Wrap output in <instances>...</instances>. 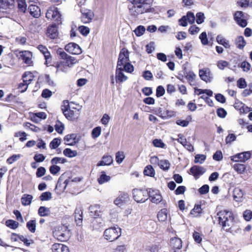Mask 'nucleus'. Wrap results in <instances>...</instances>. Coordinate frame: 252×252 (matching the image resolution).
I'll return each instance as SVG.
<instances>
[{"mask_svg": "<svg viewBox=\"0 0 252 252\" xmlns=\"http://www.w3.org/2000/svg\"><path fill=\"white\" fill-rule=\"evenodd\" d=\"M217 216L219 224L221 226L222 229L225 231L229 232L234 219L232 212L222 210L217 213Z\"/></svg>", "mask_w": 252, "mask_h": 252, "instance_id": "1", "label": "nucleus"}, {"mask_svg": "<svg viewBox=\"0 0 252 252\" xmlns=\"http://www.w3.org/2000/svg\"><path fill=\"white\" fill-rule=\"evenodd\" d=\"M57 53L60 55L61 58L65 60V61L61 62L57 64L56 73L60 71L66 72V67H71L77 62V60L74 57L68 55L62 49L58 50Z\"/></svg>", "mask_w": 252, "mask_h": 252, "instance_id": "2", "label": "nucleus"}, {"mask_svg": "<svg viewBox=\"0 0 252 252\" xmlns=\"http://www.w3.org/2000/svg\"><path fill=\"white\" fill-rule=\"evenodd\" d=\"M62 110L65 117L70 121H73L77 119L80 114L79 109L72 108L71 109L69 105L68 100L63 101V106Z\"/></svg>", "mask_w": 252, "mask_h": 252, "instance_id": "3", "label": "nucleus"}, {"mask_svg": "<svg viewBox=\"0 0 252 252\" xmlns=\"http://www.w3.org/2000/svg\"><path fill=\"white\" fill-rule=\"evenodd\" d=\"M121 235V229L119 227H110L104 232L105 239L111 242L117 239Z\"/></svg>", "mask_w": 252, "mask_h": 252, "instance_id": "4", "label": "nucleus"}, {"mask_svg": "<svg viewBox=\"0 0 252 252\" xmlns=\"http://www.w3.org/2000/svg\"><path fill=\"white\" fill-rule=\"evenodd\" d=\"M132 193L133 198L137 202L142 203L147 200L148 192L146 190L135 189Z\"/></svg>", "mask_w": 252, "mask_h": 252, "instance_id": "5", "label": "nucleus"}, {"mask_svg": "<svg viewBox=\"0 0 252 252\" xmlns=\"http://www.w3.org/2000/svg\"><path fill=\"white\" fill-rule=\"evenodd\" d=\"M61 15L58 10V8L55 7H51L47 10L46 13V17L48 19L53 20L58 22L61 21Z\"/></svg>", "mask_w": 252, "mask_h": 252, "instance_id": "6", "label": "nucleus"}, {"mask_svg": "<svg viewBox=\"0 0 252 252\" xmlns=\"http://www.w3.org/2000/svg\"><path fill=\"white\" fill-rule=\"evenodd\" d=\"M129 61V52L126 49L123 48L119 54L117 66L123 67L125 63Z\"/></svg>", "mask_w": 252, "mask_h": 252, "instance_id": "7", "label": "nucleus"}, {"mask_svg": "<svg viewBox=\"0 0 252 252\" xmlns=\"http://www.w3.org/2000/svg\"><path fill=\"white\" fill-rule=\"evenodd\" d=\"M15 0H0V11L9 13L14 7Z\"/></svg>", "mask_w": 252, "mask_h": 252, "instance_id": "8", "label": "nucleus"}, {"mask_svg": "<svg viewBox=\"0 0 252 252\" xmlns=\"http://www.w3.org/2000/svg\"><path fill=\"white\" fill-rule=\"evenodd\" d=\"M234 19L240 27L244 28L247 26V21L245 19L244 14L241 11H237L235 12Z\"/></svg>", "mask_w": 252, "mask_h": 252, "instance_id": "9", "label": "nucleus"}, {"mask_svg": "<svg viewBox=\"0 0 252 252\" xmlns=\"http://www.w3.org/2000/svg\"><path fill=\"white\" fill-rule=\"evenodd\" d=\"M251 158V153L249 152H245L237 154L230 157L231 160L234 162H244Z\"/></svg>", "mask_w": 252, "mask_h": 252, "instance_id": "10", "label": "nucleus"}, {"mask_svg": "<svg viewBox=\"0 0 252 252\" xmlns=\"http://www.w3.org/2000/svg\"><path fill=\"white\" fill-rule=\"evenodd\" d=\"M199 75L200 78L206 83L211 82L213 78V75L208 68L200 69L199 71Z\"/></svg>", "mask_w": 252, "mask_h": 252, "instance_id": "11", "label": "nucleus"}, {"mask_svg": "<svg viewBox=\"0 0 252 252\" xmlns=\"http://www.w3.org/2000/svg\"><path fill=\"white\" fill-rule=\"evenodd\" d=\"M148 194L150 198H151V201L153 203L158 204L162 200V196L161 195L159 191L158 190L150 189L148 191Z\"/></svg>", "mask_w": 252, "mask_h": 252, "instance_id": "12", "label": "nucleus"}, {"mask_svg": "<svg viewBox=\"0 0 252 252\" xmlns=\"http://www.w3.org/2000/svg\"><path fill=\"white\" fill-rule=\"evenodd\" d=\"M65 50L69 53L79 55L82 53L80 46L75 43H69L65 46Z\"/></svg>", "mask_w": 252, "mask_h": 252, "instance_id": "13", "label": "nucleus"}, {"mask_svg": "<svg viewBox=\"0 0 252 252\" xmlns=\"http://www.w3.org/2000/svg\"><path fill=\"white\" fill-rule=\"evenodd\" d=\"M81 21L83 23L87 24L91 22L94 17V12L89 9L81 10Z\"/></svg>", "mask_w": 252, "mask_h": 252, "instance_id": "14", "label": "nucleus"}, {"mask_svg": "<svg viewBox=\"0 0 252 252\" xmlns=\"http://www.w3.org/2000/svg\"><path fill=\"white\" fill-rule=\"evenodd\" d=\"M145 0H133L132 3L133 5V8L137 14H142L147 11V9L141 10L143 5L145 4Z\"/></svg>", "mask_w": 252, "mask_h": 252, "instance_id": "15", "label": "nucleus"}, {"mask_svg": "<svg viewBox=\"0 0 252 252\" xmlns=\"http://www.w3.org/2000/svg\"><path fill=\"white\" fill-rule=\"evenodd\" d=\"M127 79V77L124 74L123 67L117 66L116 69V81L117 83H122Z\"/></svg>", "mask_w": 252, "mask_h": 252, "instance_id": "16", "label": "nucleus"}, {"mask_svg": "<svg viewBox=\"0 0 252 252\" xmlns=\"http://www.w3.org/2000/svg\"><path fill=\"white\" fill-rule=\"evenodd\" d=\"M19 56L20 58H21L25 63L29 65L32 63V54L31 52L29 51H20L19 53Z\"/></svg>", "mask_w": 252, "mask_h": 252, "instance_id": "17", "label": "nucleus"}, {"mask_svg": "<svg viewBox=\"0 0 252 252\" xmlns=\"http://www.w3.org/2000/svg\"><path fill=\"white\" fill-rule=\"evenodd\" d=\"M205 172L206 169L204 167L197 165H194L190 169V173L194 176L196 179H198Z\"/></svg>", "mask_w": 252, "mask_h": 252, "instance_id": "18", "label": "nucleus"}, {"mask_svg": "<svg viewBox=\"0 0 252 252\" xmlns=\"http://www.w3.org/2000/svg\"><path fill=\"white\" fill-rule=\"evenodd\" d=\"M68 231L65 227L62 226L61 230H56L55 232L58 239L62 241H64L68 239Z\"/></svg>", "mask_w": 252, "mask_h": 252, "instance_id": "19", "label": "nucleus"}, {"mask_svg": "<svg viewBox=\"0 0 252 252\" xmlns=\"http://www.w3.org/2000/svg\"><path fill=\"white\" fill-rule=\"evenodd\" d=\"M128 200V194L125 192H120L119 196L114 200L117 205H121Z\"/></svg>", "mask_w": 252, "mask_h": 252, "instance_id": "20", "label": "nucleus"}, {"mask_svg": "<svg viewBox=\"0 0 252 252\" xmlns=\"http://www.w3.org/2000/svg\"><path fill=\"white\" fill-rule=\"evenodd\" d=\"M28 11L30 14L35 18H38L41 15L40 9L34 4H30L28 8Z\"/></svg>", "mask_w": 252, "mask_h": 252, "instance_id": "21", "label": "nucleus"}, {"mask_svg": "<svg viewBox=\"0 0 252 252\" xmlns=\"http://www.w3.org/2000/svg\"><path fill=\"white\" fill-rule=\"evenodd\" d=\"M179 138L177 139L178 142L181 143L186 149L189 151H192L193 150V147L191 145V144L187 142L186 139L182 135H179Z\"/></svg>", "mask_w": 252, "mask_h": 252, "instance_id": "22", "label": "nucleus"}, {"mask_svg": "<svg viewBox=\"0 0 252 252\" xmlns=\"http://www.w3.org/2000/svg\"><path fill=\"white\" fill-rule=\"evenodd\" d=\"M38 49L44 55L46 60V64H48V62H50L51 60V57L50 52L48 51L47 48L42 45H39L38 46Z\"/></svg>", "mask_w": 252, "mask_h": 252, "instance_id": "23", "label": "nucleus"}, {"mask_svg": "<svg viewBox=\"0 0 252 252\" xmlns=\"http://www.w3.org/2000/svg\"><path fill=\"white\" fill-rule=\"evenodd\" d=\"M52 250L53 252H69L68 247L62 244H54Z\"/></svg>", "mask_w": 252, "mask_h": 252, "instance_id": "24", "label": "nucleus"}, {"mask_svg": "<svg viewBox=\"0 0 252 252\" xmlns=\"http://www.w3.org/2000/svg\"><path fill=\"white\" fill-rule=\"evenodd\" d=\"M113 161V158L111 156L104 155L102 158V160L97 163V166L109 165L112 163Z\"/></svg>", "mask_w": 252, "mask_h": 252, "instance_id": "25", "label": "nucleus"}, {"mask_svg": "<svg viewBox=\"0 0 252 252\" xmlns=\"http://www.w3.org/2000/svg\"><path fill=\"white\" fill-rule=\"evenodd\" d=\"M58 31L54 25L49 26L47 30V35L51 38L54 39L58 36Z\"/></svg>", "mask_w": 252, "mask_h": 252, "instance_id": "26", "label": "nucleus"}, {"mask_svg": "<svg viewBox=\"0 0 252 252\" xmlns=\"http://www.w3.org/2000/svg\"><path fill=\"white\" fill-rule=\"evenodd\" d=\"M243 192L242 189L239 188H235L233 191V198L237 202H241L242 201L243 197Z\"/></svg>", "mask_w": 252, "mask_h": 252, "instance_id": "27", "label": "nucleus"}, {"mask_svg": "<svg viewBox=\"0 0 252 252\" xmlns=\"http://www.w3.org/2000/svg\"><path fill=\"white\" fill-rule=\"evenodd\" d=\"M182 242L179 238H172L170 240V245L175 249L180 250L182 247Z\"/></svg>", "mask_w": 252, "mask_h": 252, "instance_id": "28", "label": "nucleus"}, {"mask_svg": "<svg viewBox=\"0 0 252 252\" xmlns=\"http://www.w3.org/2000/svg\"><path fill=\"white\" fill-rule=\"evenodd\" d=\"M64 140L65 144L73 145L76 143V135L75 134L67 135L64 138Z\"/></svg>", "mask_w": 252, "mask_h": 252, "instance_id": "29", "label": "nucleus"}, {"mask_svg": "<svg viewBox=\"0 0 252 252\" xmlns=\"http://www.w3.org/2000/svg\"><path fill=\"white\" fill-rule=\"evenodd\" d=\"M216 40L219 44L222 45L225 48H229L230 47L229 41L221 35H218L217 36Z\"/></svg>", "mask_w": 252, "mask_h": 252, "instance_id": "30", "label": "nucleus"}, {"mask_svg": "<svg viewBox=\"0 0 252 252\" xmlns=\"http://www.w3.org/2000/svg\"><path fill=\"white\" fill-rule=\"evenodd\" d=\"M235 43L236 47L240 49H243L246 44V42L242 36H238L235 39Z\"/></svg>", "mask_w": 252, "mask_h": 252, "instance_id": "31", "label": "nucleus"}, {"mask_svg": "<svg viewBox=\"0 0 252 252\" xmlns=\"http://www.w3.org/2000/svg\"><path fill=\"white\" fill-rule=\"evenodd\" d=\"M185 77L191 85H194V81L196 75L192 71H189L185 73Z\"/></svg>", "mask_w": 252, "mask_h": 252, "instance_id": "32", "label": "nucleus"}, {"mask_svg": "<svg viewBox=\"0 0 252 252\" xmlns=\"http://www.w3.org/2000/svg\"><path fill=\"white\" fill-rule=\"evenodd\" d=\"M32 198V196L30 194H24L21 198V202L22 205L24 206L30 205Z\"/></svg>", "mask_w": 252, "mask_h": 252, "instance_id": "33", "label": "nucleus"}, {"mask_svg": "<svg viewBox=\"0 0 252 252\" xmlns=\"http://www.w3.org/2000/svg\"><path fill=\"white\" fill-rule=\"evenodd\" d=\"M23 81L29 85L33 80V76L31 72H26L22 76Z\"/></svg>", "mask_w": 252, "mask_h": 252, "instance_id": "34", "label": "nucleus"}, {"mask_svg": "<svg viewBox=\"0 0 252 252\" xmlns=\"http://www.w3.org/2000/svg\"><path fill=\"white\" fill-rule=\"evenodd\" d=\"M110 179L111 177L109 176L106 175L104 171H102L100 177L97 179V181L100 185H101L109 182Z\"/></svg>", "mask_w": 252, "mask_h": 252, "instance_id": "35", "label": "nucleus"}, {"mask_svg": "<svg viewBox=\"0 0 252 252\" xmlns=\"http://www.w3.org/2000/svg\"><path fill=\"white\" fill-rule=\"evenodd\" d=\"M157 217L160 221H164L167 218V211L166 209H161L158 214Z\"/></svg>", "mask_w": 252, "mask_h": 252, "instance_id": "36", "label": "nucleus"}, {"mask_svg": "<svg viewBox=\"0 0 252 252\" xmlns=\"http://www.w3.org/2000/svg\"><path fill=\"white\" fill-rule=\"evenodd\" d=\"M158 166L164 171H167L170 168V163L167 160H161L159 161Z\"/></svg>", "mask_w": 252, "mask_h": 252, "instance_id": "37", "label": "nucleus"}, {"mask_svg": "<svg viewBox=\"0 0 252 252\" xmlns=\"http://www.w3.org/2000/svg\"><path fill=\"white\" fill-rule=\"evenodd\" d=\"M36 224L35 220H31L27 223L26 226L30 232L34 233L36 230Z\"/></svg>", "mask_w": 252, "mask_h": 252, "instance_id": "38", "label": "nucleus"}, {"mask_svg": "<svg viewBox=\"0 0 252 252\" xmlns=\"http://www.w3.org/2000/svg\"><path fill=\"white\" fill-rule=\"evenodd\" d=\"M145 175L153 177L155 175V170L152 165H147L144 170Z\"/></svg>", "mask_w": 252, "mask_h": 252, "instance_id": "39", "label": "nucleus"}, {"mask_svg": "<svg viewBox=\"0 0 252 252\" xmlns=\"http://www.w3.org/2000/svg\"><path fill=\"white\" fill-rule=\"evenodd\" d=\"M50 213L49 208L41 206L38 209V214L42 217L47 216Z\"/></svg>", "mask_w": 252, "mask_h": 252, "instance_id": "40", "label": "nucleus"}, {"mask_svg": "<svg viewBox=\"0 0 252 252\" xmlns=\"http://www.w3.org/2000/svg\"><path fill=\"white\" fill-rule=\"evenodd\" d=\"M234 169L239 174H242L246 170V166L244 164L236 163L233 166Z\"/></svg>", "mask_w": 252, "mask_h": 252, "instance_id": "41", "label": "nucleus"}, {"mask_svg": "<svg viewBox=\"0 0 252 252\" xmlns=\"http://www.w3.org/2000/svg\"><path fill=\"white\" fill-rule=\"evenodd\" d=\"M5 224L7 227L13 229L17 228L19 226L18 222L12 220H6Z\"/></svg>", "mask_w": 252, "mask_h": 252, "instance_id": "42", "label": "nucleus"}, {"mask_svg": "<svg viewBox=\"0 0 252 252\" xmlns=\"http://www.w3.org/2000/svg\"><path fill=\"white\" fill-rule=\"evenodd\" d=\"M63 154L69 158H73L77 156V152L72 151L70 149L66 148L63 151Z\"/></svg>", "mask_w": 252, "mask_h": 252, "instance_id": "43", "label": "nucleus"}, {"mask_svg": "<svg viewBox=\"0 0 252 252\" xmlns=\"http://www.w3.org/2000/svg\"><path fill=\"white\" fill-rule=\"evenodd\" d=\"M37 118L42 119H45L46 118V115L44 112L36 113L32 118V120L34 122H37Z\"/></svg>", "mask_w": 252, "mask_h": 252, "instance_id": "44", "label": "nucleus"}, {"mask_svg": "<svg viewBox=\"0 0 252 252\" xmlns=\"http://www.w3.org/2000/svg\"><path fill=\"white\" fill-rule=\"evenodd\" d=\"M61 140L59 138H54L50 143V147L52 149H56L61 144Z\"/></svg>", "mask_w": 252, "mask_h": 252, "instance_id": "45", "label": "nucleus"}, {"mask_svg": "<svg viewBox=\"0 0 252 252\" xmlns=\"http://www.w3.org/2000/svg\"><path fill=\"white\" fill-rule=\"evenodd\" d=\"M18 7L19 10L23 13L26 10L27 5L24 0H18Z\"/></svg>", "mask_w": 252, "mask_h": 252, "instance_id": "46", "label": "nucleus"}, {"mask_svg": "<svg viewBox=\"0 0 252 252\" xmlns=\"http://www.w3.org/2000/svg\"><path fill=\"white\" fill-rule=\"evenodd\" d=\"M145 31V28L143 26H138L134 31L135 34L137 36H140L144 34Z\"/></svg>", "mask_w": 252, "mask_h": 252, "instance_id": "47", "label": "nucleus"}, {"mask_svg": "<svg viewBox=\"0 0 252 252\" xmlns=\"http://www.w3.org/2000/svg\"><path fill=\"white\" fill-rule=\"evenodd\" d=\"M186 17V19L187 20V21L189 22L190 24H192L195 21V16L194 14L191 12H188L187 13V15L185 16Z\"/></svg>", "mask_w": 252, "mask_h": 252, "instance_id": "48", "label": "nucleus"}, {"mask_svg": "<svg viewBox=\"0 0 252 252\" xmlns=\"http://www.w3.org/2000/svg\"><path fill=\"white\" fill-rule=\"evenodd\" d=\"M55 128L56 131L59 133H62L64 129V125L60 121H58L56 122V125L55 126Z\"/></svg>", "mask_w": 252, "mask_h": 252, "instance_id": "49", "label": "nucleus"}, {"mask_svg": "<svg viewBox=\"0 0 252 252\" xmlns=\"http://www.w3.org/2000/svg\"><path fill=\"white\" fill-rule=\"evenodd\" d=\"M124 71H125L128 73H131L134 70L133 66L130 64L129 62L125 63L123 66Z\"/></svg>", "mask_w": 252, "mask_h": 252, "instance_id": "50", "label": "nucleus"}, {"mask_svg": "<svg viewBox=\"0 0 252 252\" xmlns=\"http://www.w3.org/2000/svg\"><path fill=\"white\" fill-rule=\"evenodd\" d=\"M202 208L201 205L199 204H196L193 209L191 211V214L194 215H198L202 212Z\"/></svg>", "mask_w": 252, "mask_h": 252, "instance_id": "51", "label": "nucleus"}, {"mask_svg": "<svg viewBox=\"0 0 252 252\" xmlns=\"http://www.w3.org/2000/svg\"><path fill=\"white\" fill-rule=\"evenodd\" d=\"M125 155L124 152H118L116 154V160L117 162L119 164L122 162L124 158Z\"/></svg>", "mask_w": 252, "mask_h": 252, "instance_id": "52", "label": "nucleus"}, {"mask_svg": "<svg viewBox=\"0 0 252 252\" xmlns=\"http://www.w3.org/2000/svg\"><path fill=\"white\" fill-rule=\"evenodd\" d=\"M52 194L50 192H44L41 194L40 199L41 201H47L51 199Z\"/></svg>", "mask_w": 252, "mask_h": 252, "instance_id": "53", "label": "nucleus"}, {"mask_svg": "<svg viewBox=\"0 0 252 252\" xmlns=\"http://www.w3.org/2000/svg\"><path fill=\"white\" fill-rule=\"evenodd\" d=\"M66 162V159L64 158L55 157L52 158L51 162L53 164H56L58 163H63Z\"/></svg>", "mask_w": 252, "mask_h": 252, "instance_id": "54", "label": "nucleus"}, {"mask_svg": "<svg viewBox=\"0 0 252 252\" xmlns=\"http://www.w3.org/2000/svg\"><path fill=\"white\" fill-rule=\"evenodd\" d=\"M196 22L198 24H202L204 21L205 16L202 12H198L196 14Z\"/></svg>", "mask_w": 252, "mask_h": 252, "instance_id": "55", "label": "nucleus"}, {"mask_svg": "<svg viewBox=\"0 0 252 252\" xmlns=\"http://www.w3.org/2000/svg\"><path fill=\"white\" fill-rule=\"evenodd\" d=\"M199 38L202 44L206 45L208 44V40L206 32H202L199 35Z\"/></svg>", "mask_w": 252, "mask_h": 252, "instance_id": "56", "label": "nucleus"}, {"mask_svg": "<svg viewBox=\"0 0 252 252\" xmlns=\"http://www.w3.org/2000/svg\"><path fill=\"white\" fill-rule=\"evenodd\" d=\"M61 170V168L55 164L51 166L49 168L50 173L53 175H56Z\"/></svg>", "mask_w": 252, "mask_h": 252, "instance_id": "57", "label": "nucleus"}, {"mask_svg": "<svg viewBox=\"0 0 252 252\" xmlns=\"http://www.w3.org/2000/svg\"><path fill=\"white\" fill-rule=\"evenodd\" d=\"M206 157L204 155H197L195 157V163H202L206 159Z\"/></svg>", "mask_w": 252, "mask_h": 252, "instance_id": "58", "label": "nucleus"}, {"mask_svg": "<svg viewBox=\"0 0 252 252\" xmlns=\"http://www.w3.org/2000/svg\"><path fill=\"white\" fill-rule=\"evenodd\" d=\"M243 217L246 220L250 221L252 218V211L246 210L244 212Z\"/></svg>", "mask_w": 252, "mask_h": 252, "instance_id": "59", "label": "nucleus"}, {"mask_svg": "<svg viewBox=\"0 0 252 252\" xmlns=\"http://www.w3.org/2000/svg\"><path fill=\"white\" fill-rule=\"evenodd\" d=\"M101 134V127L97 126L93 129L92 134L94 138L98 137Z\"/></svg>", "mask_w": 252, "mask_h": 252, "instance_id": "60", "label": "nucleus"}, {"mask_svg": "<svg viewBox=\"0 0 252 252\" xmlns=\"http://www.w3.org/2000/svg\"><path fill=\"white\" fill-rule=\"evenodd\" d=\"M21 157V155L18 154V155H12V156H11L10 157H9V158H7V162L8 163V164H12L13 163L14 161L17 160L18 159H19Z\"/></svg>", "mask_w": 252, "mask_h": 252, "instance_id": "61", "label": "nucleus"}, {"mask_svg": "<svg viewBox=\"0 0 252 252\" xmlns=\"http://www.w3.org/2000/svg\"><path fill=\"white\" fill-rule=\"evenodd\" d=\"M194 241L197 243H200L202 241V235L197 232H194L192 235Z\"/></svg>", "mask_w": 252, "mask_h": 252, "instance_id": "62", "label": "nucleus"}, {"mask_svg": "<svg viewBox=\"0 0 252 252\" xmlns=\"http://www.w3.org/2000/svg\"><path fill=\"white\" fill-rule=\"evenodd\" d=\"M165 93V90L161 86H159L157 87L156 90V95L157 97H160L162 96Z\"/></svg>", "mask_w": 252, "mask_h": 252, "instance_id": "63", "label": "nucleus"}, {"mask_svg": "<svg viewBox=\"0 0 252 252\" xmlns=\"http://www.w3.org/2000/svg\"><path fill=\"white\" fill-rule=\"evenodd\" d=\"M200 29L196 25L191 26L189 29V32L191 34H195L199 32Z\"/></svg>", "mask_w": 252, "mask_h": 252, "instance_id": "64", "label": "nucleus"}]
</instances>
